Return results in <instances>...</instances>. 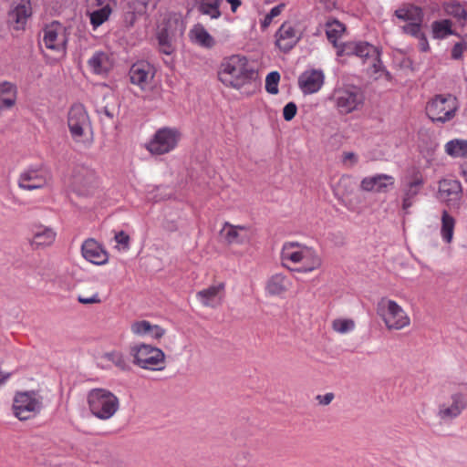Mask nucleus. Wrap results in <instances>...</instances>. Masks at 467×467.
<instances>
[{"instance_id":"obj_1","label":"nucleus","mask_w":467,"mask_h":467,"mask_svg":"<svg viewBox=\"0 0 467 467\" xmlns=\"http://www.w3.org/2000/svg\"><path fill=\"white\" fill-rule=\"evenodd\" d=\"M218 79L227 88L236 90L255 88L257 72L250 65L246 57L231 55L224 57L218 68Z\"/></svg>"},{"instance_id":"obj_2","label":"nucleus","mask_w":467,"mask_h":467,"mask_svg":"<svg viewBox=\"0 0 467 467\" xmlns=\"http://www.w3.org/2000/svg\"><path fill=\"white\" fill-rule=\"evenodd\" d=\"M284 267L302 274H308L322 266V258L317 251L298 242H285L280 253Z\"/></svg>"},{"instance_id":"obj_3","label":"nucleus","mask_w":467,"mask_h":467,"mask_svg":"<svg viewBox=\"0 0 467 467\" xmlns=\"http://www.w3.org/2000/svg\"><path fill=\"white\" fill-rule=\"evenodd\" d=\"M132 363L144 370L162 371L166 367V355L152 344L140 342L130 347Z\"/></svg>"},{"instance_id":"obj_4","label":"nucleus","mask_w":467,"mask_h":467,"mask_svg":"<svg viewBox=\"0 0 467 467\" xmlns=\"http://www.w3.org/2000/svg\"><path fill=\"white\" fill-rule=\"evenodd\" d=\"M329 100L339 114L348 115L361 109L365 98L358 87L338 83L332 90Z\"/></svg>"},{"instance_id":"obj_5","label":"nucleus","mask_w":467,"mask_h":467,"mask_svg":"<svg viewBox=\"0 0 467 467\" xmlns=\"http://www.w3.org/2000/svg\"><path fill=\"white\" fill-rule=\"evenodd\" d=\"M376 312L389 331H400L410 326L411 320L407 311L389 297L379 300Z\"/></svg>"},{"instance_id":"obj_6","label":"nucleus","mask_w":467,"mask_h":467,"mask_svg":"<svg viewBox=\"0 0 467 467\" xmlns=\"http://www.w3.org/2000/svg\"><path fill=\"white\" fill-rule=\"evenodd\" d=\"M90 413L101 420L111 419L119 409V398L107 389H93L87 395Z\"/></svg>"},{"instance_id":"obj_7","label":"nucleus","mask_w":467,"mask_h":467,"mask_svg":"<svg viewBox=\"0 0 467 467\" xmlns=\"http://www.w3.org/2000/svg\"><path fill=\"white\" fill-rule=\"evenodd\" d=\"M67 127L72 139L78 143L90 144L92 126L86 108L82 104H74L67 113Z\"/></svg>"},{"instance_id":"obj_8","label":"nucleus","mask_w":467,"mask_h":467,"mask_svg":"<svg viewBox=\"0 0 467 467\" xmlns=\"http://www.w3.org/2000/svg\"><path fill=\"white\" fill-rule=\"evenodd\" d=\"M43 398L35 390L16 392L13 399V413L20 420H28L42 409Z\"/></svg>"},{"instance_id":"obj_9","label":"nucleus","mask_w":467,"mask_h":467,"mask_svg":"<svg viewBox=\"0 0 467 467\" xmlns=\"http://www.w3.org/2000/svg\"><path fill=\"white\" fill-rule=\"evenodd\" d=\"M52 182L50 171L42 164L31 165L24 169L17 179V185L23 191H35L47 188Z\"/></svg>"},{"instance_id":"obj_10","label":"nucleus","mask_w":467,"mask_h":467,"mask_svg":"<svg viewBox=\"0 0 467 467\" xmlns=\"http://www.w3.org/2000/svg\"><path fill=\"white\" fill-rule=\"evenodd\" d=\"M458 108L456 97L451 94H441L428 102L426 112L433 121L446 122L455 116Z\"/></svg>"},{"instance_id":"obj_11","label":"nucleus","mask_w":467,"mask_h":467,"mask_svg":"<svg viewBox=\"0 0 467 467\" xmlns=\"http://www.w3.org/2000/svg\"><path fill=\"white\" fill-rule=\"evenodd\" d=\"M338 56H356L372 66L374 72H378L381 67L379 52L374 46L368 42H348L338 47Z\"/></svg>"},{"instance_id":"obj_12","label":"nucleus","mask_w":467,"mask_h":467,"mask_svg":"<svg viewBox=\"0 0 467 467\" xmlns=\"http://www.w3.org/2000/svg\"><path fill=\"white\" fill-rule=\"evenodd\" d=\"M181 137V132L175 128H161L146 144V149L154 155L169 153L177 147Z\"/></svg>"},{"instance_id":"obj_13","label":"nucleus","mask_w":467,"mask_h":467,"mask_svg":"<svg viewBox=\"0 0 467 467\" xmlns=\"http://www.w3.org/2000/svg\"><path fill=\"white\" fill-rule=\"evenodd\" d=\"M67 29L58 22H53L43 29L42 44L47 49L59 55L66 53Z\"/></svg>"},{"instance_id":"obj_14","label":"nucleus","mask_w":467,"mask_h":467,"mask_svg":"<svg viewBox=\"0 0 467 467\" xmlns=\"http://www.w3.org/2000/svg\"><path fill=\"white\" fill-rule=\"evenodd\" d=\"M155 68L148 62L135 63L130 69V78L132 84L138 86L142 91L150 92L156 86Z\"/></svg>"},{"instance_id":"obj_15","label":"nucleus","mask_w":467,"mask_h":467,"mask_svg":"<svg viewBox=\"0 0 467 467\" xmlns=\"http://www.w3.org/2000/svg\"><path fill=\"white\" fill-rule=\"evenodd\" d=\"M395 16L406 23L402 26L404 33L408 35L419 34L423 19L420 8L412 5H403L395 11Z\"/></svg>"},{"instance_id":"obj_16","label":"nucleus","mask_w":467,"mask_h":467,"mask_svg":"<svg viewBox=\"0 0 467 467\" xmlns=\"http://www.w3.org/2000/svg\"><path fill=\"white\" fill-rule=\"evenodd\" d=\"M467 408V399L462 392L451 395L448 401L439 406L437 416L442 421H451L459 417Z\"/></svg>"},{"instance_id":"obj_17","label":"nucleus","mask_w":467,"mask_h":467,"mask_svg":"<svg viewBox=\"0 0 467 467\" xmlns=\"http://www.w3.org/2000/svg\"><path fill=\"white\" fill-rule=\"evenodd\" d=\"M76 191L81 195H91L99 187V179L97 173L85 167L78 168L73 176Z\"/></svg>"},{"instance_id":"obj_18","label":"nucleus","mask_w":467,"mask_h":467,"mask_svg":"<svg viewBox=\"0 0 467 467\" xmlns=\"http://www.w3.org/2000/svg\"><path fill=\"white\" fill-rule=\"evenodd\" d=\"M131 334L139 338L159 342L165 335L166 329L146 319H137L130 323Z\"/></svg>"},{"instance_id":"obj_19","label":"nucleus","mask_w":467,"mask_h":467,"mask_svg":"<svg viewBox=\"0 0 467 467\" xmlns=\"http://www.w3.org/2000/svg\"><path fill=\"white\" fill-rule=\"evenodd\" d=\"M424 178L419 170H413L402 188V210L408 212L424 185Z\"/></svg>"},{"instance_id":"obj_20","label":"nucleus","mask_w":467,"mask_h":467,"mask_svg":"<svg viewBox=\"0 0 467 467\" xmlns=\"http://www.w3.org/2000/svg\"><path fill=\"white\" fill-rule=\"evenodd\" d=\"M220 234L223 240L229 245L248 244L253 236V232L250 227L245 225H234L227 222L223 223Z\"/></svg>"},{"instance_id":"obj_21","label":"nucleus","mask_w":467,"mask_h":467,"mask_svg":"<svg viewBox=\"0 0 467 467\" xmlns=\"http://www.w3.org/2000/svg\"><path fill=\"white\" fill-rule=\"evenodd\" d=\"M301 33L295 25L285 22L275 33V45L283 52L291 50L300 40Z\"/></svg>"},{"instance_id":"obj_22","label":"nucleus","mask_w":467,"mask_h":467,"mask_svg":"<svg viewBox=\"0 0 467 467\" xmlns=\"http://www.w3.org/2000/svg\"><path fill=\"white\" fill-rule=\"evenodd\" d=\"M395 178L386 173H377L364 177L360 182V189L368 192H388L394 188Z\"/></svg>"},{"instance_id":"obj_23","label":"nucleus","mask_w":467,"mask_h":467,"mask_svg":"<svg viewBox=\"0 0 467 467\" xmlns=\"http://www.w3.org/2000/svg\"><path fill=\"white\" fill-rule=\"evenodd\" d=\"M325 83V74L321 69L305 70L298 78V86L305 95L318 92Z\"/></svg>"},{"instance_id":"obj_24","label":"nucleus","mask_w":467,"mask_h":467,"mask_svg":"<svg viewBox=\"0 0 467 467\" xmlns=\"http://www.w3.org/2000/svg\"><path fill=\"white\" fill-rule=\"evenodd\" d=\"M31 15L32 6L30 0H13L12 7L8 13V19L15 29H23Z\"/></svg>"},{"instance_id":"obj_25","label":"nucleus","mask_w":467,"mask_h":467,"mask_svg":"<svg viewBox=\"0 0 467 467\" xmlns=\"http://www.w3.org/2000/svg\"><path fill=\"white\" fill-rule=\"evenodd\" d=\"M81 253L83 257L93 265H104L109 262L108 252L94 239H88L82 244Z\"/></svg>"},{"instance_id":"obj_26","label":"nucleus","mask_w":467,"mask_h":467,"mask_svg":"<svg viewBox=\"0 0 467 467\" xmlns=\"http://www.w3.org/2000/svg\"><path fill=\"white\" fill-rule=\"evenodd\" d=\"M225 285L223 283L210 285L200 290L196 294L198 301L206 307L215 308L219 306L224 297Z\"/></svg>"},{"instance_id":"obj_27","label":"nucleus","mask_w":467,"mask_h":467,"mask_svg":"<svg viewBox=\"0 0 467 467\" xmlns=\"http://www.w3.org/2000/svg\"><path fill=\"white\" fill-rule=\"evenodd\" d=\"M291 279L282 273L270 275L265 286V291L269 296L283 297L291 288Z\"/></svg>"},{"instance_id":"obj_28","label":"nucleus","mask_w":467,"mask_h":467,"mask_svg":"<svg viewBox=\"0 0 467 467\" xmlns=\"http://www.w3.org/2000/svg\"><path fill=\"white\" fill-rule=\"evenodd\" d=\"M462 195L460 182L453 179H442L438 182L437 198L447 204L458 201Z\"/></svg>"},{"instance_id":"obj_29","label":"nucleus","mask_w":467,"mask_h":467,"mask_svg":"<svg viewBox=\"0 0 467 467\" xmlns=\"http://www.w3.org/2000/svg\"><path fill=\"white\" fill-rule=\"evenodd\" d=\"M114 62L108 52L96 51L88 60L91 72L99 76H106L113 67Z\"/></svg>"},{"instance_id":"obj_30","label":"nucleus","mask_w":467,"mask_h":467,"mask_svg":"<svg viewBox=\"0 0 467 467\" xmlns=\"http://www.w3.org/2000/svg\"><path fill=\"white\" fill-rule=\"evenodd\" d=\"M174 24V27L170 26L169 27L160 29L158 32L157 38L160 50L166 55H171L173 52L174 47L172 45V39L178 32H182V23L178 19H175Z\"/></svg>"},{"instance_id":"obj_31","label":"nucleus","mask_w":467,"mask_h":467,"mask_svg":"<svg viewBox=\"0 0 467 467\" xmlns=\"http://www.w3.org/2000/svg\"><path fill=\"white\" fill-rule=\"evenodd\" d=\"M189 38L193 44L207 49L213 48L216 44L213 36L201 24L194 25L190 29Z\"/></svg>"},{"instance_id":"obj_32","label":"nucleus","mask_w":467,"mask_h":467,"mask_svg":"<svg viewBox=\"0 0 467 467\" xmlns=\"http://www.w3.org/2000/svg\"><path fill=\"white\" fill-rule=\"evenodd\" d=\"M56 236L57 234L51 227L38 225L34 228L30 242L36 248L46 247L54 243Z\"/></svg>"},{"instance_id":"obj_33","label":"nucleus","mask_w":467,"mask_h":467,"mask_svg":"<svg viewBox=\"0 0 467 467\" xmlns=\"http://www.w3.org/2000/svg\"><path fill=\"white\" fill-rule=\"evenodd\" d=\"M16 87L7 81L0 82V110L10 109L16 100Z\"/></svg>"},{"instance_id":"obj_34","label":"nucleus","mask_w":467,"mask_h":467,"mask_svg":"<svg viewBox=\"0 0 467 467\" xmlns=\"http://www.w3.org/2000/svg\"><path fill=\"white\" fill-rule=\"evenodd\" d=\"M455 218L446 210H443L441 217V237L445 244H451L453 240Z\"/></svg>"},{"instance_id":"obj_35","label":"nucleus","mask_w":467,"mask_h":467,"mask_svg":"<svg viewBox=\"0 0 467 467\" xmlns=\"http://www.w3.org/2000/svg\"><path fill=\"white\" fill-rule=\"evenodd\" d=\"M149 0H128L124 6V18L126 23L132 26L137 15H141L146 11Z\"/></svg>"},{"instance_id":"obj_36","label":"nucleus","mask_w":467,"mask_h":467,"mask_svg":"<svg viewBox=\"0 0 467 467\" xmlns=\"http://www.w3.org/2000/svg\"><path fill=\"white\" fill-rule=\"evenodd\" d=\"M444 150L451 157L464 158L467 156V140H451L444 145Z\"/></svg>"},{"instance_id":"obj_37","label":"nucleus","mask_w":467,"mask_h":467,"mask_svg":"<svg viewBox=\"0 0 467 467\" xmlns=\"http://www.w3.org/2000/svg\"><path fill=\"white\" fill-rule=\"evenodd\" d=\"M345 26L339 21H328L326 24V34L328 40L337 48L340 47L337 45V40L341 38L345 32Z\"/></svg>"},{"instance_id":"obj_38","label":"nucleus","mask_w":467,"mask_h":467,"mask_svg":"<svg viewBox=\"0 0 467 467\" xmlns=\"http://www.w3.org/2000/svg\"><path fill=\"white\" fill-rule=\"evenodd\" d=\"M451 26L452 23L449 19L434 21L431 25L433 37L442 39L451 35H455Z\"/></svg>"},{"instance_id":"obj_39","label":"nucleus","mask_w":467,"mask_h":467,"mask_svg":"<svg viewBox=\"0 0 467 467\" xmlns=\"http://www.w3.org/2000/svg\"><path fill=\"white\" fill-rule=\"evenodd\" d=\"M444 11L447 15L453 16L462 26L467 24V11L462 5L454 2L446 3Z\"/></svg>"},{"instance_id":"obj_40","label":"nucleus","mask_w":467,"mask_h":467,"mask_svg":"<svg viewBox=\"0 0 467 467\" xmlns=\"http://www.w3.org/2000/svg\"><path fill=\"white\" fill-rule=\"evenodd\" d=\"M221 4L222 0H202L199 9L202 14L209 16L212 19H217L221 16Z\"/></svg>"},{"instance_id":"obj_41","label":"nucleus","mask_w":467,"mask_h":467,"mask_svg":"<svg viewBox=\"0 0 467 467\" xmlns=\"http://www.w3.org/2000/svg\"><path fill=\"white\" fill-rule=\"evenodd\" d=\"M112 8H99L88 13L90 24L93 29L98 28L110 16Z\"/></svg>"},{"instance_id":"obj_42","label":"nucleus","mask_w":467,"mask_h":467,"mask_svg":"<svg viewBox=\"0 0 467 467\" xmlns=\"http://www.w3.org/2000/svg\"><path fill=\"white\" fill-rule=\"evenodd\" d=\"M104 358L112 362L118 368L121 370H128L130 368V365L128 362V359L124 353L119 350H112L109 352H107L104 355Z\"/></svg>"},{"instance_id":"obj_43","label":"nucleus","mask_w":467,"mask_h":467,"mask_svg":"<svg viewBox=\"0 0 467 467\" xmlns=\"http://www.w3.org/2000/svg\"><path fill=\"white\" fill-rule=\"evenodd\" d=\"M331 327L335 332L343 335L352 332L356 327V324L350 318H337L332 321Z\"/></svg>"},{"instance_id":"obj_44","label":"nucleus","mask_w":467,"mask_h":467,"mask_svg":"<svg viewBox=\"0 0 467 467\" xmlns=\"http://www.w3.org/2000/svg\"><path fill=\"white\" fill-rule=\"evenodd\" d=\"M280 74L277 71L270 72L265 78V89L268 93L275 95L278 93Z\"/></svg>"},{"instance_id":"obj_45","label":"nucleus","mask_w":467,"mask_h":467,"mask_svg":"<svg viewBox=\"0 0 467 467\" xmlns=\"http://www.w3.org/2000/svg\"><path fill=\"white\" fill-rule=\"evenodd\" d=\"M114 240L117 243L116 248L119 251L127 252L130 250V237L126 232H117L114 235Z\"/></svg>"},{"instance_id":"obj_46","label":"nucleus","mask_w":467,"mask_h":467,"mask_svg":"<svg viewBox=\"0 0 467 467\" xmlns=\"http://www.w3.org/2000/svg\"><path fill=\"white\" fill-rule=\"evenodd\" d=\"M284 7H285V5L282 4V5H278L274 6L273 8H271V10L265 16V18L263 19V21L261 23L262 27H264V28L268 27L271 25L273 19L275 17L278 16L282 13Z\"/></svg>"},{"instance_id":"obj_47","label":"nucleus","mask_w":467,"mask_h":467,"mask_svg":"<svg viewBox=\"0 0 467 467\" xmlns=\"http://www.w3.org/2000/svg\"><path fill=\"white\" fill-rule=\"evenodd\" d=\"M78 301L82 305H92L101 303V299L98 292H94L88 296L79 294L78 296Z\"/></svg>"},{"instance_id":"obj_48","label":"nucleus","mask_w":467,"mask_h":467,"mask_svg":"<svg viewBox=\"0 0 467 467\" xmlns=\"http://www.w3.org/2000/svg\"><path fill=\"white\" fill-rule=\"evenodd\" d=\"M90 7L99 8H112L117 5V0H88Z\"/></svg>"},{"instance_id":"obj_49","label":"nucleus","mask_w":467,"mask_h":467,"mask_svg":"<svg viewBox=\"0 0 467 467\" xmlns=\"http://www.w3.org/2000/svg\"><path fill=\"white\" fill-rule=\"evenodd\" d=\"M342 162L346 167L352 168L358 162V156L352 151H345L342 155Z\"/></svg>"},{"instance_id":"obj_50","label":"nucleus","mask_w":467,"mask_h":467,"mask_svg":"<svg viewBox=\"0 0 467 467\" xmlns=\"http://www.w3.org/2000/svg\"><path fill=\"white\" fill-rule=\"evenodd\" d=\"M297 111V107L296 103L289 102L283 109V117L286 121H289L294 119Z\"/></svg>"},{"instance_id":"obj_51","label":"nucleus","mask_w":467,"mask_h":467,"mask_svg":"<svg viewBox=\"0 0 467 467\" xmlns=\"http://www.w3.org/2000/svg\"><path fill=\"white\" fill-rule=\"evenodd\" d=\"M412 36L419 39V49L421 52H427L430 49V46L428 40L424 34L421 32V26L420 27V32L418 35H411Z\"/></svg>"},{"instance_id":"obj_52","label":"nucleus","mask_w":467,"mask_h":467,"mask_svg":"<svg viewBox=\"0 0 467 467\" xmlns=\"http://www.w3.org/2000/svg\"><path fill=\"white\" fill-rule=\"evenodd\" d=\"M465 43H467V41H464L463 44L457 43L454 45V47L451 50V57L453 59H460L462 57L463 51H464V49H466Z\"/></svg>"},{"instance_id":"obj_53","label":"nucleus","mask_w":467,"mask_h":467,"mask_svg":"<svg viewBox=\"0 0 467 467\" xmlns=\"http://www.w3.org/2000/svg\"><path fill=\"white\" fill-rule=\"evenodd\" d=\"M334 398V395L332 393H327L324 396H318V399L320 400L319 402L324 405L329 404Z\"/></svg>"},{"instance_id":"obj_54","label":"nucleus","mask_w":467,"mask_h":467,"mask_svg":"<svg viewBox=\"0 0 467 467\" xmlns=\"http://www.w3.org/2000/svg\"><path fill=\"white\" fill-rule=\"evenodd\" d=\"M230 4L232 11L234 13L241 5V0H226Z\"/></svg>"},{"instance_id":"obj_55","label":"nucleus","mask_w":467,"mask_h":467,"mask_svg":"<svg viewBox=\"0 0 467 467\" xmlns=\"http://www.w3.org/2000/svg\"><path fill=\"white\" fill-rule=\"evenodd\" d=\"M9 377V374L2 375L0 373V385L3 384Z\"/></svg>"},{"instance_id":"obj_56","label":"nucleus","mask_w":467,"mask_h":467,"mask_svg":"<svg viewBox=\"0 0 467 467\" xmlns=\"http://www.w3.org/2000/svg\"><path fill=\"white\" fill-rule=\"evenodd\" d=\"M462 175L464 179L467 181V162L462 167Z\"/></svg>"},{"instance_id":"obj_57","label":"nucleus","mask_w":467,"mask_h":467,"mask_svg":"<svg viewBox=\"0 0 467 467\" xmlns=\"http://www.w3.org/2000/svg\"><path fill=\"white\" fill-rule=\"evenodd\" d=\"M105 114L110 119L113 117V115L108 109H105Z\"/></svg>"},{"instance_id":"obj_58","label":"nucleus","mask_w":467,"mask_h":467,"mask_svg":"<svg viewBox=\"0 0 467 467\" xmlns=\"http://www.w3.org/2000/svg\"><path fill=\"white\" fill-rule=\"evenodd\" d=\"M465 47H466V49H467V43H465Z\"/></svg>"}]
</instances>
